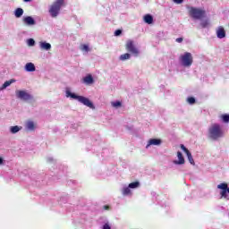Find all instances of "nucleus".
<instances>
[{
  "label": "nucleus",
  "instance_id": "obj_1",
  "mask_svg": "<svg viewBox=\"0 0 229 229\" xmlns=\"http://www.w3.org/2000/svg\"><path fill=\"white\" fill-rule=\"evenodd\" d=\"M65 97L69 98L70 99H74L79 103H81V105H84V106H88V108H90L91 110H96V106H94V103L89 100V98L78 95L71 91L69 88L65 89Z\"/></svg>",
  "mask_w": 229,
  "mask_h": 229
},
{
  "label": "nucleus",
  "instance_id": "obj_2",
  "mask_svg": "<svg viewBox=\"0 0 229 229\" xmlns=\"http://www.w3.org/2000/svg\"><path fill=\"white\" fill-rule=\"evenodd\" d=\"M225 137V130H223V125L217 123H212L208 128V138L210 140H220Z\"/></svg>",
  "mask_w": 229,
  "mask_h": 229
},
{
  "label": "nucleus",
  "instance_id": "obj_3",
  "mask_svg": "<svg viewBox=\"0 0 229 229\" xmlns=\"http://www.w3.org/2000/svg\"><path fill=\"white\" fill-rule=\"evenodd\" d=\"M65 6V0H55L49 7V14L54 19L60 15V10Z\"/></svg>",
  "mask_w": 229,
  "mask_h": 229
},
{
  "label": "nucleus",
  "instance_id": "obj_4",
  "mask_svg": "<svg viewBox=\"0 0 229 229\" xmlns=\"http://www.w3.org/2000/svg\"><path fill=\"white\" fill-rule=\"evenodd\" d=\"M179 64L182 67L190 69V67H192V64H194V57L191 52H184L179 56Z\"/></svg>",
  "mask_w": 229,
  "mask_h": 229
},
{
  "label": "nucleus",
  "instance_id": "obj_5",
  "mask_svg": "<svg viewBox=\"0 0 229 229\" xmlns=\"http://www.w3.org/2000/svg\"><path fill=\"white\" fill-rule=\"evenodd\" d=\"M139 187H140V182L139 181L131 182L128 185L124 184L121 189L122 195L133 196V191L139 189Z\"/></svg>",
  "mask_w": 229,
  "mask_h": 229
},
{
  "label": "nucleus",
  "instance_id": "obj_6",
  "mask_svg": "<svg viewBox=\"0 0 229 229\" xmlns=\"http://www.w3.org/2000/svg\"><path fill=\"white\" fill-rule=\"evenodd\" d=\"M187 10L190 17H191L192 19L199 20L203 19V17L205 16V11H203V9L196 8L193 6H187Z\"/></svg>",
  "mask_w": 229,
  "mask_h": 229
},
{
  "label": "nucleus",
  "instance_id": "obj_7",
  "mask_svg": "<svg viewBox=\"0 0 229 229\" xmlns=\"http://www.w3.org/2000/svg\"><path fill=\"white\" fill-rule=\"evenodd\" d=\"M15 97L21 101H30V99H33L31 94H30L26 89H16Z\"/></svg>",
  "mask_w": 229,
  "mask_h": 229
},
{
  "label": "nucleus",
  "instance_id": "obj_8",
  "mask_svg": "<svg viewBox=\"0 0 229 229\" xmlns=\"http://www.w3.org/2000/svg\"><path fill=\"white\" fill-rule=\"evenodd\" d=\"M125 49L129 53H131L133 56H139V55H140V50L137 48L135 42H133L131 39L127 40Z\"/></svg>",
  "mask_w": 229,
  "mask_h": 229
},
{
  "label": "nucleus",
  "instance_id": "obj_9",
  "mask_svg": "<svg viewBox=\"0 0 229 229\" xmlns=\"http://www.w3.org/2000/svg\"><path fill=\"white\" fill-rule=\"evenodd\" d=\"M173 164L174 165H185V157H183L182 151L176 152Z\"/></svg>",
  "mask_w": 229,
  "mask_h": 229
},
{
  "label": "nucleus",
  "instance_id": "obj_10",
  "mask_svg": "<svg viewBox=\"0 0 229 229\" xmlns=\"http://www.w3.org/2000/svg\"><path fill=\"white\" fill-rule=\"evenodd\" d=\"M24 128L26 131H35V130L38 128V125L37 124V122L33 120H27L25 122Z\"/></svg>",
  "mask_w": 229,
  "mask_h": 229
},
{
  "label": "nucleus",
  "instance_id": "obj_11",
  "mask_svg": "<svg viewBox=\"0 0 229 229\" xmlns=\"http://www.w3.org/2000/svg\"><path fill=\"white\" fill-rule=\"evenodd\" d=\"M152 146H162V139L152 138L147 141L146 149H149Z\"/></svg>",
  "mask_w": 229,
  "mask_h": 229
},
{
  "label": "nucleus",
  "instance_id": "obj_12",
  "mask_svg": "<svg viewBox=\"0 0 229 229\" xmlns=\"http://www.w3.org/2000/svg\"><path fill=\"white\" fill-rule=\"evenodd\" d=\"M180 148H181L182 151H183V153H185V155H186V157H187V158H188L190 164H191V165H195V163H194V157H192V154L191 153V151L188 150V148H186V146L183 145V144H181V145H180Z\"/></svg>",
  "mask_w": 229,
  "mask_h": 229
},
{
  "label": "nucleus",
  "instance_id": "obj_13",
  "mask_svg": "<svg viewBox=\"0 0 229 229\" xmlns=\"http://www.w3.org/2000/svg\"><path fill=\"white\" fill-rule=\"evenodd\" d=\"M82 83H84V85H94V83H96V81L94 80V76H92V74L88 73L86 76H84L82 78Z\"/></svg>",
  "mask_w": 229,
  "mask_h": 229
},
{
  "label": "nucleus",
  "instance_id": "obj_14",
  "mask_svg": "<svg viewBox=\"0 0 229 229\" xmlns=\"http://www.w3.org/2000/svg\"><path fill=\"white\" fill-rule=\"evenodd\" d=\"M22 22L25 26H35V24H37V21L31 16L23 17L22 18Z\"/></svg>",
  "mask_w": 229,
  "mask_h": 229
},
{
  "label": "nucleus",
  "instance_id": "obj_15",
  "mask_svg": "<svg viewBox=\"0 0 229 229\" xmlns=\"http://www.w3.org/2000/svg\"><path fill=\"white\" fill-rule=\"evenodd\" d=\"M38 47L41 51H49L52 46L50 45V43H47V41H39Z\"/></svg>",
  "mask_w": 229,
  "mask_h": 229
},
{
  "label": "nucleus",
  "instance_id": "obj_16",
  "mask_svg": "<svg viewBox=\"0 0 229 229\" xmlns=\"http://www.w3.org/2000/svg\"><path fill=\"white\" fill-rule=\"evenodd\" d=\"M24 71L26 72H35L37 71V67H35V64L33 63H27L24 65Z\"/></svg>",
  "mask_w": 229,
  "mask_h": 229
},
{
  "label": "nucleus",
  "instance_id": "obj_17",
  "mask_svg": "<svg viewBox=\"0 0 229 229\" xmlns=\"http://www.w3.org/2000/svg\"><path fill=\"white\" fill-rule=\"evenodd\" d=\"M216 37L217 38H225V37H226V32L225 31V28L218 27L216 29Z\"/></svg>",
  "mask_w": 229,
  "mask_h": 229
},
{
  "label": "nucleus",
  "instance_id": "obj_18",
  "mask_svg": "<svg viewBox=\"0 0 229 229\" xmlns=\"http://www.w3.org/2000/svg\"><path fill=\"white\" fill-rule=\"evenodd\" d=\"M13 13H14V17H16V19H21V17H22V15H24V10L22 8L19 7L14 10Z\"/></svg>",
  "mask_w": 229,
  "mask_h": 229
},
{
  "label": "nucleus",
  "instance_id": "obj_19",
  "mask_svg": "<svg viewBox=\"0 0 229 229\" xmlns=\"http://www.w3.org/2000/svg\"><path fill=\"white\" fill-rule=\"evenodd\" d=\"M22 130V126L15 125V126H11L9 128L10 133H13V135H15V133H19Z\"/></svg>",
  "mask_w": 229,
  "mask_h": 229
},
{
  "label": "nucleus",
  "instance_id": "obj_20",
  "mask_svg": "<svg viewBox=\"0 0 229 229\" xmlns=\"http://www.w3.org/2000/svg\"><path fill=\"white\" fill-rule=\"evenodd\" d=\"M15 81H17L15 79H11L9 81H6L1 87V90H4V89H8V87H10V85H12L13 83H15Z\"/></svg>",
  "mask_w": 229,
  "mask_h": 229
},
{
  "label": "nucleus",
  "instance_id": "obj_21",
  "mask_svg": "<svg viewBox=\"0 0 229 229\" xmlns=\"http://www.w3.org/2000/svg\"><path fill=\"white\" fill-rule=\"evenodd\" d=\"M111 106L116 110L123 107V102L121 100H114L111 102Z\"/></svg>",
  "mask_w": 229,
  "mask_h": 229
},
{
  "label": "nucleus",
  "instance_id": "obj_22",
  "mask_svg": "<svg viewBox=\"0 0 229 229\" xmlns=\"http://www.w3.org/2000/svg\"><path fill=\"white\" fill-rule=\"evenodd\" d=\"M143 21L146 24H153V16L151 14H145Z\"/></svg>",
  "mask_w": 229,
  "mask_h": 229
},
{
  "label": "nucleus",
  "instance_id": "obj_23",
  "mask_svg": "<svg viewBox=\"0 0 229 229\" xmlns=\"http://www.w3.org/2000/svg\"><path fill=\"white\" fill-rule=\"evenodd\" d=\"M219 119L225 124H228V123H229V114H220Z\"/></svg>",
  "mask_w": 229,
  "mask_h": 229
},
{
  "label": "nucleus",
  "instance_id": "obj_24",
  "mask_svg": "<svg viewBox=\"0 0 229 229\" xmlns=\"http://www.w3.org/2000/svg\"><path fill=\"white\" fill-rule=\"evenodd\" d=\"M80 49L81 51H82L84 55H87L90 51V47H89V45L87 44H83V45H81Z\"/></svg>",
  "mask_w": 229,
  "mask_h": 229
},
{
  "label": "nucleus",
  "instance_id": "obj_25",
  "mask_svg": "<svg viewBox=\"0 0 229 229\" xmlns=\"http://www.w3.org/2000/svg\"><path fill=\"white\" fill-rule=\"evenodd\" d=\"M130 58H131V54H130V53H125L119 56V60L121 62H126V60H130Z\"/></svg>",
  "mask_w": 229,
  "mask_h": 229
},
{
  "label": "nucleus",
  "instance_id": "obj_26",
  "mask_svg": "<svg viewBox=\"0 0 229 229\" xmlns=\"http://www.w3.org/2000/svg\"><path fill=\"white\" fill-rule=\"evenodd\" d=\"M27 46H29V47H33L35 46V39L33 38L27 39Z\"/></svg>",
  "mask_w": 229,
  "mask_h": 229
},
{
  "label": "nucleus",
  "instance_id": "obj_27",
  "mask_svg": "<svg viewBox=\"0 0 229 229\" xmlns=\"http://www.w3.org/2000/svg\"><path fill=\"white\" fill-rule=\"evenodd\" d=\"M208 21L207 20H202L200 21V28H208Z\"/></svg>",
  "mask_w": 229,
  "mask_h": 229
},
{
  "label": "nucleus",
  "instance_id": "obj_28",
  "mask_svg": "<svg viewBox=\"0 0 229 229\" xmlns=\"http://www.w3.org/2000/svg\"><path fill=\"white\" fill-rule=\"evenodd\" d=\"M187 103H189V105H194V103H196V98L190 97L187 98Z\"/></svg>",
  "mask_w": 229,
  "mask_h": 229
},
{
  "label": "nucleus",
  "instance_id": "obj_29",
  "mask_svg": "<svg viewBox=\"0 0 229 229\" xmlns=\"http://www.w3.org/2000/svg\"><path fill=\"white\" fill-rule=\"evenodd\" d=\"M102 229H112V224L110 222H106Z\"/></svg>",
  "mask_w": 229,
  "mask_h": 229
},
{
  "label": "nucleus",
  "instance_id": "obj_30",
  "mask_svg": "<svg viewBox=\"0 0 229 229\" xmlns=\"http://www.w3.org/2000/svg\"><path fill=\"white\" fill-rule=\"evenodd\" d=\"M121 33H123V30H117L114 31V37H119V35H121Z\"/></svg>",
  "mask_w": 229,
  "mask_h": 229
},
{
  "label": "nucleus",
  "instance_id": "obj_31",
  "mask_svg": "<svg viewBox=\"0 0 229 229\" xmlns=\"http://www.w3.org/2000/svg\"><path fill=\"white\" fill-rule=\"evenodd\" d=\"M5 162L4 157H0V165H4Z\"/></svg>",
  "mask_w": 229,
  "mask_h": 229
},
{
  "label": "nucleus",
  "instance_id": "obj_32",
  "mask_svg": "<svg viewBox=\"0 0 229 229\" xmlns=\"http://www.w3.org/2000/svg\"><path fill=\"white\" fill-rule=\"evenodd\" d=\"M173 3L175 4H182L183 3V0H173Z\"/></svg>",
  "mask_w": 229,
  "mask_h": 229
},
{
  "label": "nucleus",
  "instance_id": "obj_33",
  "mask_svg": "<svg viewBox=\"0 0 229 229\" xmlns=\"http://www.w3.org/2000/svg\"><path fill=\"white\" fill-rule=\"evenodd\" d=\"M176 42H178L180 44V43L183 42V38H176Z\"/></svg>",
  "mask_w": 229,
  "mask_h": 229
},
{
  "label": "nucleus",
  "instance_id": "obj_34",
  "mask_svg": "<svg viewBox=\"0 0 229 229\" xmlns=\"http://www.w3.org/2000/svg\"><path fill=\"white\" fill-rule=\"evenodd\" d=\"M54 158L53 157H47V162H54Z\"/></svg>",
  "mask_w": 229,
  "mask_h": 229
},
{
  "label": "nucleus",
  "instance_id": "obj_35",
  "mask_svg": "<svg viewBox=\"0 0 229 229\" xmlns=\"http://www.w3.org/2000/svg\"><path fill=\"white\" fill-rule=\"evenodd\" d=\"M105 210H108V206L104 207Z\"/></svg>",
  "mask_w": 229,
  "mask_h": 229
},
{
  "label": "nucleus",
  "instance_id": "obj_36",
  "mask_svg": "<svg viewBox=\"0 0 229 229\" xmlns=\"http://www.w3.org/2000/svg\"><path fill=\"white\" fill-rule=\"evenodd\" d=\"M24 1V3H30V1H31V0H23Z\"/></svg>",
  "mask_w": 229,
  "mask_h": 229
}]
</instances>
